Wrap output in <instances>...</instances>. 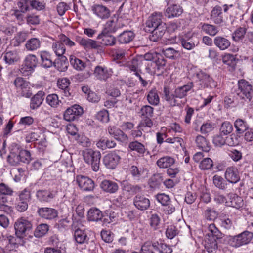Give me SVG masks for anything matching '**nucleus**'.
Returning a JSON list of instances; mask_svg holds the SVG:
<instances>
[{
    "instance_id": "obj_1",
    "label": "nucleus",
    "mask_w": 253,
    "mask_h": 253,
    "mask_svg": "<svg viewBox=\"0 0 253 253\" xmlns=\"http://www.w3.org/2000/svg\"><path fill=\"white\" fill-rule=\"evenodd\" d=\"M84 161L91 165L92 170L97 172L99 169L100 161L101 157L99 151H94L92 149H86L82 152Z\"/></svg>"
},
{
    "instance_id": "obj_2",
    "label": "nucleus",
    "mask_w": 253,
    "mask_h": 253,
    "mask_svg": "<svg viewBox=\"0 0 253 253\" xmlns=\"http://www.w3.org/2000/svg\"><path fill=\"white\" fill-rule=\"evenodd\" d=\"M236 93L240 98L250 101L253 97V86L245 80H239Z\"/></svg>"
},
{
    "instance_id": "obj_3",
    "label": "nucleus",
    "mask_w": 253,
    "mask_h": 253,
    "mask_svg": "<svg viewBox=\"0 0 253 253\" xmlns=\"http://www.w3.org/2000/svg\"><path fill=\"white\" fill-rule=\"evenodd\" d=\"M38 63V59L36 55L33 54L27 55L20 69V73L24 76L29 75L34 71Z\"/></svg>"
},
{
    "instance_id": "obj_4",
    "label": "nucleus",
    "mask_w": 253,
    "mask_h": 253,
    "mask_svg": "<svg viewBox=\"0 0 253 253\" xmlns=\"http://www.w3.org/2000/svg\"><path fill=\"white\" fill-rule=\"evenodd\" d=\"M32 228L31 222L24 217L18 219L14 223L15 234L20 239L23 238L26 236V232L31 230Z\"/></svg>"
},
{
    "instance_id": "obj_5",
    "label": "nucleus",
    "mask_w": 253,
    "mask_h": 253,
    "mask_svg": "<svg viewBox=\"0 0 253 253\" xmlns=\"http://www.w3.org/2000/svg\"><path fill=\"white\" fill-rule=\"evenodd\" d=\"M253 238V233L245 231L237 235L232 236L230 239V242L233 247L237 248L249 243Z\"/></svg>"
},
{
    "instance_id": "obj_6",
    "label": "nucleus",
    "mask_w": 253,
    "mask_h": 253,
    "mask_svg": "<svg viewBox=\"0 0 253 253\" xmlns=\"http://www.w3.org/2000/svg\"><path fill=\"white\" fill-rule=\"evenodd\" d=\"M14 84L17 90L22 96L29 98L32 93L30 91V84L21 77H17L14 81Z\"/></svg>"
},
{
    "instance_id": "obj_7",
    "label": "nucleus",
    "mask_w": 253,
    "mask_h": 253,
    "mask_svg": "<svg viewBox=\"0 0 253 253\" xmlns=\"http://www.w3.org/2000/svg\"><path fill=\"white\" fill-rule=\"evenodd\" d=\"M58 192L57 188L46 189H42L37 191L36 196L37 199L42 202H49L54 198Z\"/></svg>"
},
{
    "instance_id": "obj_8",
    "label": "nucleus",
    "mask_w": 253,
    "mask_h": 253,
    "mask_svg": "<svg viewBox=\"0 0 253 253\" xmlns=\"http://www.w3.org/2000/svg\"><path fill=\"white\" fill-rule=\"evenodd\" d=\"M83 114V109L79 105H74L67 108L64 112V118L71 122L78 119Z\"/></svg>"
},
{
    "instance_id": "obj_9",
    "label": "nucleus",
    "mask_w": 253,
    "mask_h": 253,
    "mask_svg": "<svg viewBox=\"0 0 253 253\" xmlns=\"http://www.w3.org/2000/svg\"><path fill=\"white\" fill-rule=\"evenodd\" d=\"M118 152V151L115 150L104 156L103 162L107 168L113 169L118 165L121 159Z\"/></svg>"
},
{
    "instance_id": "obj_10",
    "label": "nucleus",
    "mask_w": 253,
    "mask_h": 253,
    "mask_svg": "<svg viewBox=\"0 0 253 253\" xmlns=\"http://www.w3.org/2000/svg\"><path fill=\"white\" fill-rule=\"evenodd\" d=\"M76 181L80 188L84 191H92L95 188L94 181L90 178L82 175H77Z\"/></svg>"
},
{
    "instance_id": "obj_11",
    "label": "nucleus",
    "mask_w": 253,
    "mask_h": 253,
    "mask_svg": "<svg viewBox=\"0 0 253 253\" xmlns=\"http://www.w3.org/2000/svg\"><path fill=\"white\" fill-rule=\"evenodd\" d=\"M196 77L200 82L201 88L205 87L214 88L217 86V83L210 76L202 71L196 73Z\"/></svg>"
},
{
    "instance_id": "obj_12",
    "label": "nucleus",
    "mask_w": 253,
    "mask_h": 253,
    "mask_svg": "<svg viewBox=\"0 0 253 253\" xmlns=\"http://www.w3.org/2000/svg\"><path fill=\"white\" fill-rule=\"evenodd\" d=\"M163 15L161 13H154L149 17L146 22V28L153 29L166 24L162 21Z\"/></svg>"
},
{
    "instance_id": "obj_13",
    "label": "nucleus",
    "mask_w": 253,
    "mask_h": 253,
    "mask_svg": "<svg viewBox=\"0 0 253 253\" xmlns=\"http://www.w3.org/2000/svg\"><path fill=\"white\" fill-rule=\"evenodd\" d=\"M133 203L136 208L141 211L148 209L150 205L148 198L144 195L137 194L133 199Z\"/></svg>"
},
{
    "instance_id": "obj_14",
    "label": "nucleus",
    "mask_w": 253,
    "mask_h": 253,
    "mask_svg": "<svg viewBox=\"0 0 253 253\" xmlns=\"http://www.w3.org/2000/svg\"><path fill=\"white\" fill-rule=\"evenodd\" d=\"M112 73V69L101 66H97L94 71V76L97 79L104 81L111 76Z\"/></svg>"
},
{
    "instance_id": "obj_15",
    "label": "nucleus",
    "mask_w": 253,
    "mask_h": 253,
    "mask_svg": "<svg viewBox=\"0 0 253 253\" xmlns=\"http://www.w3.org/2000/svg\"><path fill=\"white\" fill-rule=\"evenodd\" d=\"M93 13L102 20L108 19L110 16V10L107 7L100 4H95L91 7Z\"/></svg>"
},
{
    "instance_id": "obj_16",
    "label": "nucleus",
    "mask_w": 253,
    "mask_h": 253,
    "mask_svg": "<svg viewBox=\"0 0 253 253\" xmlns=\"http://www.w3.org/2000/svg\"><path fill=\"white\" fill-rule=\"evenodd\" d=\"M225 178L230 183H236L240 180L239 172L236 167H228L225 172Z\"/></svg>"
},
{
    "instance_id": "obj_17",
    "label": "nucleus",
    "mask_w": 253,
    "mask_h": 253,
    "mask_svg": "<svg viewBox=\"0 0 253 253\" xmlns=\"http://www.w3.org/2000/svg\"><path fill=\"white\" fill-rule=\"evenodd\" d=\"M183 12V9L180 5L170 4L166 9L165 15L169 18H172L179 17Z\"/></svg>"
},
{
    "instance_id": "obj_18",
    "label": "nucleus",
    "mask_w": 253,
    "mask_h": 253,
    "mask_svg": "<svg viewBox=\"0 0 253 253\" xmlns=\"http://www.w3.org/2000/svg\"><path fill=\"white\" fill-rule=\"evenodd\" d=\"M128 150L131 152H135L142 156H144L146 153H149L145 145L137 140L130 142L128 145Z\"/></svg>"
},
{
    "instance_id": "obj_19",
    "label": "nucleus",
    "mask_w": 253,
    "mask_h": 253,
    "mask_svg": "<svg viewBox=\"0 0 253 253\" xmlns=\"http://www.w3.org/2000/svg\"><path fill=\"white\" fill-rule=\"evenodd\" d=\"M100 187L104 192L110 194L116 193L119 190L118 184L109 180H103L100 184Z\"/></svg>"
},
{
    "instance_id": "obj_20",
    "label": "nucleus",
    "mask_w": 253,
    "mask_h": 253,
    "mask_svg": "<svg viewBox=\"0 0 253 253\" xmlns=\"http://www.w3.org/2000/svg\"><path fill=\"white\" fill-rule=\"evenodd\" d=\"M167 29L166 24H162L157 28L153 29H148V31H151V34L149 36L150 41L153 42H158L160 40L165 34Z\"/></svg>"
},
{
    "instance_id": "obj_21",
    "label": "nucleus",
    "mask_w": 253,
    "mask_h": 253,
    "mask_svg": "<svg viewBox=\"0 0 253 253\" xmlns=\"http://www.w3.org/2000/svg\"><path fill=\"white\" fill-rule=\"evenodd\" d=\"M193 83L189 82L186 84L177 87L174 91L175 99L185 97L187 93L193 88Z\"/></svg>"
},
{
    "instance_id": "obj_22",
    "label": "nucleus",
    "mask_w": 253,
    "mask_h": 253,
    "mask_svg": "<svg viewBox=\"0 0 253 253\" xmlns=\"http://www.w3.org/2000/svg\"><path fill=\"white\" fill-rule=\"evenodd\" d=\"M39 215L46 219H52L57 216V211L52 208H41L38 210Z\"/></svg>"
},
{
    "instance_id": "obj_23",
    "label": "nucleus",
    "mask_w": 253,
    "mask_h": 253,
    "mask_svg": "<svg viewBox=\"0 0 253 253\" xmlns=\"http://www.w3.org/2000/svg\"><path fill=\"white\" fill-rule=\"evenodd\" d=\"M163 98L171 106H179L180 103L175 99L174 93H172L168 86H165L163 88Z\"/></svg>"
},
{
    "instance_id": "obj_24",
    "label": "nucleus",
    "mask_w": 253,
    "mask_h": 253,
    "mask_svg": "<svg viewBox=\"0 0 253 253\" xmlns=\"http://www.w3.org/2000/svg\"><path fill=\"white\" fill-rule=\"evenodd\" d=\"M45 93L42 91H39L31 99L30 107L32 110L38 108L42 103Z\"/></svg>"
},
{
    "instance_id": "obj_25",
    "label": "nucleus",
    "mask_w": 253,
    "mask_h": 253,
    "mask_svg": "<svg viewBox=\"0 0 253 253\" xmlns=\"http://www.w3.org/2000/svg\"><path fill=\"white\" fill-rule=\"evenodd\" d=\"M42 65L44 68H50L54 65L56 66V61L53 62L51 58V54L46 51H42L40 53Z\"/></svg>"
},
{
    "instance_id": "obj_26",
    "label": "nucleus",
    "mask_w": 253,
    "mask_h": 253,
    "mask_svg": "<svg viewBox=\"0 0 253 253\" xmlns=\"http://www.w3.org/2000/svg\"><path fill=\"white\" fill-rule=\"evenodd\" d=\"M222 7L216 5L211 11V19L216 24H220L223 21Z\"/></svg>"
},
{
    "instance_id": "obj_27",
    "label": "nucleus",
    "mask_w": 253,
    "mask_h": 253,
    "mask_svg": "<svg viewBox=\"0 0 253 253\" xmlns=\"http://www.w3.org/2000/svg\"><path fill=\"white\" fill-rule=\"evenodd\" d=\"M122 189L123 191L135 195L142 191V187L139 185L132 184L126 181L121 183Z\"/></svg>"
},
{
    "instance_id": "obj_28",
    "label": "nucleus",
    "mask_w": 253,
    "mask_h": 253,
    "mask_svg": "<svg viewBox=\"0 0 253 253\" xmlns=\"http://www.w3.org/2000/svg\"><path fill=\"white\" fill-rule=\"evenodd\" d=\"M77 42L85 49H98L100 46L96 41L90 39L79 37L77 40Z\"/></svg>"
},
{
    "instance_id": "obj_29",
    "label": "nucleus",
    "mask_w": 253,
    "mask_h": 253,
    "mask_svg": "<svg viewBox=\"0 0 253 253\" xmlns=\"http://www.w3.org/2000/svg\"><path fill=\"white\" fill-rule=\"evenodd\" d=\"M97 39L101 40V43L105 46H113L116 42L115 37L109 35V33L101 32L98 35Z\"/></svg>"
},
{
    "instance_id": "obj_30",
    "label": "nucleus",
    "mask_w": 253,
    "mask_h": 253,
    "mask_svg": "<svg viewBox=\"0 0 253 253\" xmlns=\"http://www.w3.org/2000/svg\"><path fill=\"white\" fill-rule=\"evenodd\" d=\"M219 223L220 226L225 230H233L234 229V222L229 218L228 216L222 214L219 217Z\"/></svg>"
},
{
    "instance_id": "obj_31",
    "label": "nucleus",
    "mask_w": 253,
    "mask_h": 253,
    "mask_svg": "<svg viewBox=\"0 0 253 253\" xmlns=\"http://www.w3.org/2000/svg\"><path fill=\"white\" fill-rule=\"evenodd\" d=\"M223 62L229 67V70L233 71L235 69L238 59L236 55L231 54H226L223 57Z\"/></svg>"
},
{
    "instance_id": "obj_32",
    "label": "nucleus",
    "mask_w": 253,
    "mask_h": 253,
    "mask_svg": "<svg viewBox=\"0 0 253 253\" xmlns=\"http://www.w3.org/2000/svg\"><path fill=\"white\" fill-rule=\"evenodd\" d=\"M19 149L15 147L12 148L7 156V162L12 166H16L20 163Z\"/></svg>"
},
{
    "instance_id": "obj_33",
    "label": "nucleus",
    "mask_w": 253,
    "mask_h": 253,
    "mask_svg": "<svg viewBox=\"0 0 253 253\" xmlns=\"http://www.w3.org/2000/svg\"><path fill=\"white\" fill-rule=\"evenodd\" d=\"M146 97L148 103L152 105L157 106L160 103V97L156 88L150 89L148 92Z\"/></svg>"
},
{
    "instance_id": "obj_34",
    "label": "nucleus",
    "mask_w": 253,
    "mask_h": 253,
    "mask_svg": "<svg viewBox=\"0 0 253 253\" xmlns=\"http://www.w3.org/2000/svg\"><path fill=\"white\" fill-rule=\"evenodd\" d=\"M214 44L221 50L227 49L231 44L230 41L222 36H217L214 39Z\"/></svg>"
},
{
    "instance_id": "obj_35",
    "label": "nucleus",
    "mask_w": 253,
    "mask_h": 253,
    "mask_svg": "<svg viewBox=\"0 0 253 253\" xmlns=\"http://www.w3.org/2000/svg\"><path fill=\"white\" fill-rule=\"evenodd\" d=\"M134 37L135 34L131 31H125L117 37V39L120 43L126 44L132 41Z\"/></svg>"
},
{
    "instance_id": "obj_36",
    "label": "nucleus",
    "mask_w": 253,
    "mask_h": 253,
    "mask_svg": "<svg viewBox=\"0 0 253 253\" xmlns=\"http://www.w3.org/2000/svg\"><path fill=\"white\" fill-rule=\"evenodd\" d=\"M220 239L205 238V247L209 253H215L218 249L217 240Z\"/></svg>"
},
{
    "instance_id": "obj_37",
    "label": "nucleus",
    "mask_w": 253,
    "mask_h": 253,
    "mask_svg": "<svg viewBox=\"0 0 253 253\" xmlns=\"http://www.w3.org/2000/svg\"><path fill=\"white\" fill-rule=\"evenodd\" d=\"M116 145L114 141L104 137L100 138L96 143L97 148L103 150L114 148Z\"/></svg>"
},
{
    "instance_id": "obj_38",
    "label": "nucleus",
    "mask_w": 253,
    "mask_h": 253,
    "mask_svg": "<svg viewBox=\"0 0 253 253\" xmlns=\"http://www.w3.org/2000/svg\"><path fill=\"white\" fill-rule=\"evenodd\" d=\"M209 233L206 238L212 239H221L222 238V233L218 230L213 223L210 224L208 227Z\"/></svg>"
},
{
    "instance_id": "obj_39",
    "label": "nucleus",
    "mask_w": 253,
    "mask_h": 253,
    "mask_svg": "<svg viewBox=\"0 0 253 253\" xmlns=\"http://www.w3.org/2000/svg\"><path fill=\"white\" fill-rule=\"evenodd\" d=\"M142 64V60L137 58H134L125 63L124 66L127 68V70L135 72L140 69Z\"/></svg>"
},
{
    "instance_id": "obj_40",
    "label": "nucleus",
    "mask_w": 253,
    "mask_h": 253,
    "mask_svg": "<svg viewBox=\"0 0 253 253\" xmlns=\"http://www.w3.org/2000/svg\"><path fill=\"white\" fill-rule=\"evenodd\" d=\"M103 214L101 211L97 208H91L88 211L87 219L91 221H98L101 220Z\"/></svg>"
},
{
    "instance_id": "obj_41",
    "label": "nucleus",
    "mask_w": 253,
    "mask_h": 253,
    "mask_svg": "<svg viewBox=\"0 0 253 253\" xmlns=\"http://www.w3.org/2000/svg\"><path fill=\"white\" fill-rule=\"evenodd\" d=\"M130 172L133 178L137 180H140L144 177L146 169L138 168L135 166H132L129 169Z\"/></svg>"
},
{
    "instance_id": "obj_42",
    "label": "nucleus",
    "mask_w": 253,
    "mask_h": 253,
    "mask_svg": "<svg viewBox=\"0 0 253 253\" xmlns=\"http://www.w3.org/2000/svg\"><path fill=\"white\" fill-rule=\"evenodd\" d=\"M175 163L174 159L170 156L162 157L157 161L156 164L160 168H168Z\"/></svg>"
},
{
    "instance_id": "obj_43",
    "label": "nucleus",
    "mask_w": 253,
    "mask_h": 253,
    "mask_svg": "<svg viewBox=\"0 0 253 253\" xmlns=\"http://www.w3.org/2000/svg\"><path fill=\"white\" fill-rule=\"evenodd\" d=\"M201 30L206 34L211 36H215L219 32V27L208 23H203L201 26Z\"/></svg>"
},
{
    "instance_id": "obj_44",
    "label": "nucleus",
    "mask_w": 253,
    "mask_h": 253,
    "mask_svg": "<svg viewBox=\"0 0 253 253\" xmlns=\"http://www.w3.org/2000/svg\"><path fill=\"white\" fill-rule=\"evenodd\" d=\"M41 42L38 38H33L28 40L25 45V48L28 51L36 50L41 46Z\"/></svg>"
},
{
    "instance_id": "obj_45",
    "label": "nucleus",
    "mask_w": 253,
    "mask_h": 253,
    "mask_svg": "<svg viewBox=\"0 0 253 253\" xmlns=\"http://www.w3.org/2000/svg\"><path fill=\"white\" fill-rule=\"evenodd\" d=\"M74 236L76 242L80 244L86 243L88 239L84 231L80 229H77L75 231Z\"/></svg>"
},
{
    "instance_id": "obj_46",
    "label": "nucleus",
    "mask_w": 253,
    "mask_h": 253,
    "mask_svg": "<svg viewBox=\"0 0 253 253\" xmlns=\"http://www.w3.org/2000/svg\"><path fill=\"white\" fill-rule=\"evenodd\" d=\"M4 59L6 63L12 64L17 62L19 57L16 50L7 51L4 54Z\"/></svg>"
},
{
    "instance_id": "obj_47",
    "label": "nucleus",
    "mask_w": 253,
    "mask_h": 253,
    "mask_svg": "<svg viewBox=\"0 0 253 253\" xmlns=\"http://www.w3.org/2000/svg\"><path fill=\"white\" fill-rule=\"evenodd\" d=\"M234 126L237 133L241 134L248 129L247 123L241 119H237L234 122Z\"/></svg>"
},
{
    "instance_id": "obj_48",
    "label": "nucleus",
    "mask_w": 253,
    "mask_h": 253,
    "mask_svg": "<svg viewBox=\"0 0 253 253\" xmlns=\"http://www.w3.org/2000/svg\"><path fill=\"white\" fill-rule=\"evenodd\" d=\"M49 230V226L47 224L42 223L37 226L34 231V235L37 238H41L44 236Z\"/></svg>"
},
{
    "instance_id": "obj_49",
    "label": "nucleus",
    "mask_w": 253,
    "mask_h": 253,
    "mask_svg": "<svg viewBox=\"0 0 253 253\" xmlns=\"http://www.w3.org/2000/svg\"><path fill=\"white\" fill-rule=\"evenodd\" d=\"M52 49L58 57L63 55L66 51L65 45L60 42L57 41L52 44Z\"/></svg>"
},
{
    "instance_id": "obj_50",
    "label": "nucleus",
    "mask_w": 253,
    "mask_h": 253,
    "mask_svg": "<svg viewBox=\"0 0 253 253\" xmlns=\"http://www.w3.org/2000/svg\"><path fill=\"white\" fill-rule=\"evenodd\" d=\"M197 146L205 152H208L210 150L209 143L206 139L203 136L198 135L195 140Z\"/></svg>"
},
{
    "instance_id": "obj_51",
    "label": "nucleus",
    "mask_w": 253,
    "mask_h": 253,
    "mask_svg": "<svg viewBox=\"0 0 253 253\" xmlns=\"http://www.w3.org/2000/svg\"><path fill=\"white\" fill-rule=\"evenodd\" d=\"M148 221L151 228L156 230L159 228L161 219L157 213H152L150 215Z\"/></svg>"
},
{
    "instance_id": "obj_52",
    "label": "nucleus",
    "mask_w": 253,
    "mask_h": 253,
    "mask_svg": "<svg viewBox=\"0 0 253 253\" xmlns=\"http://www.w3.org/2000/svg\"><path fill=\"white\" fill-rule=\"evenodd\" d=\"M230 199L231 200L230 206L239 209L243 205V200L241 197L236 194L231 193L229 194Z\"/></svg>"
},
{
    "instance_id": "obj_53",
    "label": "nucleus",
    "mask_w": 253,
    "mask_h": 253,
    "mask_svg": "<svg viewBox=\"0 0 253 253\" xmlns=\"http://www.w3.org/2000/svg\"><path fill=\"white\" fill-rule=\"evenodd\" d=\"M70 62L75 69L79 71L83 70L86 67L85 63L74 56H70Z\"/></svg>"
},
{
    "instance_id": "obj_54",
    "label": "nucleus",
    "mask_w": 253,
    "mask_h": 253,
    "mask_svg": "<svg viewBox=\"0 0 253 253\" xmlns=\"http://www.w3.org/2000/svg\"><path fill=\"white\" fill-rule=\"evenodd\" d=\"M247 28L245 26L239 27L232 34V39L236 42L242 40L246 33Z\"/></svg>"
},
{
    "instance_id": "obj_55",
    "label": "nucleus",
    "mask_w": 253,
    "mask_h": 253,
    "mask_svg": "<svg viewBox=\"0 0 253 253\" xmlns=\"http://www.w3.org/2000/svg\"><path fill=\"white\" fill-rule=\"evenodd\" d=\"M107 130L108 133L115 138L120 136H122L123 138H127V136L126 134L115 126H108Z\"/></svg>"
},
{
    "instance_id": "obj_56",
    "label": "nucleus",
    "mask_w": 253,
    "mask_h": 253,
    "mask_svg": "<svg viewBox=\"0 0 253 253\" xmlns=\"http://www.w3.org/2000/svg\"><path fill=\"white\" fill-rule=\"evenodd\" d=\"M155 246H156V250H158L160 253H171L172 249L171 247L164 243L155 242Z\"/></svg>"
},
{
    "instance_id": "obj_57",
    "label": "nucleus",
    "mask_w": 253,
    "mask_h": 253,
    "mask_svg": "<svg viewBox=\"0 0 253 253\" xmlns=\"http://www.w3.org/2000/svg\"><path fill=\"white\" fill-rule=\"evenodd\" d=\"M213 166V161L210 158H205L203 159L200 164L199 168L201 170H209Z\"/></svg>"
},
{
    "instance_id": "obj_58",
    "label": "nucleus",
    "mask_w": 253,
    "mask_h": 253,
    "mask_svg": "<svg viewBox=\"0 0 253 253\" xmlns=\"http://www.w3.org/2000/svg\"><path fill=\"white\" fill-rule=\"evenodd\" d=\"M154 108L149 105L142 106L139 114L143 118H151L153 116Z\"/></svg>"
},
{
    "instance_id": "obj_59",
    "label": "nucleus",
    "mask_w": 253,
    "mask_h": 253,
    "mask_svg": "<svg viewBox=\"0 0 253 253\" xmlns=\"http://www.w3.org/2000/svg\"><path fill=\"white\" fill-rule=\"evenodd\" d=\"M176 205V201L170 200L163 206V211L167 214H172L175 211Z\"/></svg>"
},
{
    "instance_id": "obj_60",
    "label": "nucleus",
    "mask_w": 253,
    "mask_h": 253,
    "mask_svg": "<svg viewBox=\"0 0 253 253\" xmlns=\"http://www.w3.org/2000/svg\"><path fill=\"white\" fill-rule=\"evenodd\" d=\"M167 63V60L161 57L158 58L155 61L156 70L159 72V74L163 73L165 70V67Z\"/></svg>"
},
{
    "instance_id": "obj_61",
    "label": "nucleus",
    "mask_w": 253,
    "mask_h": 253,
    "mask_svg": "<svg viewBox=\"0 0 253 253\" xmlns=\"http://www.w3.org/2000/svg\"><path fill=\"white\" fill-rule=\"evenodd\" d=\"M46 102L52 107H56L61 101L56 94H49L46 98Z\"/></svg>"
},
{
    "instance_id": "obj_62",
    "label": "nucleus",
    "mask_w": 253,
    "mask_h": 253,
    "mask_svg": "<svg viewBox=\"0 0 253 253\" xmlns=\"http://www.w3.org/2000/svg\"><path fill=\"white\" fill-rule=\"evenodd\" d=\"M179 233L176 227L173 225L168 226L166 231V236L168 239H172Z\"/></svg>"
},
{
    "instance_id": "obj_63",
    "label": "nucleus",
    "mask_w": 253,
    "mask_h": 253,
    "mask_svg": "<svg viewBox=\"0 0 253 253\" xmlns=\"http://www.w3.org/2000/svg\"><path fill=\"white\" fill-rule=\"evenodd\" d=\"M163 53L167 58L175 59L179 55V52L172 48H167L163 49Z\"/></svg>"
},
{
    "instance_id": "obj_64",
    "label": "nucleus",
    "mask_w": 253,
    "mask_h": 253,
    "mask_svg": "<svg viewBox=\"0 0 253 253\" xmlns=\"http://www.w3.org/2000/svg\"><path fill=\"white\" fill-rule=\"evenodd\" d=\"M204 215L207 220L211 221L216 218L217 214L213 209L208 207L205 210Z\"/></svg>"
}]
</instances>
